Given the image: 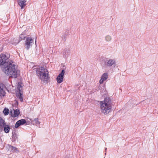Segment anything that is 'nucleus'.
<instances>
[{
    "label": "nucleus",
    "mask_w": 158,
    "mask_h": 158,
    "mask_svg": "<svg viewBox=\"0 0 158 158\" xmlns=\"http://www.w3.org/2000/svg\"><path fill=\"white\" fill-rule=\"evenodd\" d=\"M26 37L23 34H21L20 36V41L24 40Z\"/></svg>",
    "instance_id": "22"
},
{
    "label": "nucleus",
    "mask_w": 158,
    "mask_h": 158,
    "mask_svg": "<svg viewBox=\"0 0 158 158\" xmlns=\"http://www.w3.org/2000/svg\"><path fill=\"white\" fill-rule=\"evenodd\" d=\"M3 112L5 115H8L9 114V109L7 108H5L3 110Z\"/></svg>",
    "instance_id": "21"
},
{
    "label": "nucleus",
    "mask_w": 158,
    "mask_h": 158,
    "mask_svg": "<svg viewBox=\"0 0 158 158\" xmlns=\"http://www.w3.org/2000/svg\"><path fill=\"white\" fill-rule=\"evenodd\" d=\"M31 119H29V120H28L27 121H26V122H27V123L26 122V125H29L30 124L31 122Z\"/></svg>",
    "instance_id": "23"
},
{
    "label": "nucleus",
    "mask_w": 158,
    "mask_h": 158,
    "mask_svg": "<svg viewBox=\"0 0 158 158\" xmlns=\"http://www.w3.org/2000/svg\"><path fill=\"white\" fill-rule=\"evenodd\" d=\"M116 65V60L114 58H106L104 61L105 66L106 67L114 68Z\"/></svg>",
    "instance_id": "4"
},
{
    "label": "nucleus",
    "mask_w": 158,
    "mask_h": 158,
    "mask_svg": "<svg viewBox=\"0 0 158 158\" xmlns=\"http://www.w3.org/2000/svg\"><path fill=\"white\" fill-rule=\"evenodd\" d=\"M1 69L6 74L9 76V77L16 78L19 73V71L16 68V65L11 63V61L2 67Z\"/></svg>",
    "instance_id": "1"
},
{
    "label": "nucleus",
    "mask_w": 158,
    "mask_h": 158,
    "mask_svg": "<svg viewBox=\"0 0 158 158\" xmlns=\"http://www.w3.org/2000/svg\"><path fill=\"white\" fill-rule=\"evenodd\" d=\"M36 39H35V44H36Z\"/></svg>",
    "instance_id": "25"
},
{
    "label": "nucleus",
    "mask_w": 158,
    "mask_h": 158,
    "mask_svg": "<svg viewBox=\"0 0 158 158\" xmlns=\"http://www.w3.org/2000/svg\"><path fill=\"white\" fill-rule=\"evenodd\" d=\"M4 127V131L6 133H9L10 129L9 126L8 125H5Z\"/></svg>",
    "instance_id": "20"
},
{
    "label": "nucleus",
    "mask_w": 158,
    "mask_h": 158,
    "mask_svg": "<svg viewBox=\"0 0 158 158\" xmlns=\"http://www.w3.org/2000/svg\"><path fill=\"white\" fill-rule=\"evenodd\" d=\"M70 50L68 49H64L63 52V56L64 58H66L68 56L69 54Z\"/></svg>",
    "instance_id": "14"
},
{
    "label": "nucleus",
    "mask_w": 158,
    "mask_h": 158,
    "mask_svg": "<svg viewBox=\"0 0 158 158\" xmlns=\"http://www.w3.org/2000/svg\"><path fill=\"white\" fill-rule=\"evenodd\" d=\"M64 73L65 71L64 70H62L56 78V80L58 83H60L63 81Z\"/></svg>",
    "instance_id": "7"
},
{
    "label": "nucleus",
    "mask_w": 158,
    "mask_h": 158,
    "mask_svg": "<svg viewBox=\"0 0 158 158\" xmlns=\"http://www.w3.org/2000/svg\"><path fill=\"white\" fill-rule=\"evenodd\" d=\"M20 114V112L19 110H14V114H11V116L14 118L18 117Z\"/></svg>",
    "instance_id": "16"
},
{
    "label": "nucleus",
    "mask_w": 158,
    "mask_h": 158,
    "mask_svg": "<svg viewBox=\"0 0 158 158\" xmlns=\"http://www.w3.org/2000/svg\"><path fill=\"white\" fill-rule=\"evenodd\" d=\"M31 123L34 125H36L37 126H39L40 122L38 121V118H35L34 119L31 121Z\"/></svg>",
    "instance_id": "15"
},
{
    "label": "nucleus",
    "mask_w": 158,
    "mask_h": 158,
    "mask_svg": "<svg viewBox=\"0 0 158 158\" xmlns=\"http://www.w3.org/2000/svg\"><path fill=\"white\" fill-rule=\"evenodd\" d=\"M34 44V40L31 37H27L26 38L25 42V46L26 48L28 50Z\"/></svg>",
    "instance_id": "6"
},
{
    "label": "nucleus",
    "mask_w": 158,
    "mask_h": 158,
    "mask_svg": "<svg viewBox=\"0 0 158 158\" xmlns=\"http://www.w3.org/2000/svg\"><path fill=\"white\" fill-rule=\"evenodd\" d=\"M26 122L27 123V122H26V121L25 119H23L19 120L16 122L15 127L16 128H18L20 126L23 125L26 123Z\"/></svg>",
    "instance_id": "8"
},
{
    "label": "nucleus",
    "mask_w": 158,
    "mask_h": 158,
    "mask_svg": "<svg viewBox=\"0 0 158 158\" xmlns=\"http://www.w3.org/2000/svg\"><path fill=\"white\" fill-rule=\"evenodd\" d=\"M5 87V85L2 83H0V97L2 95H4L5 92L4 89Z\"/></svg>",
    "instance_id": "12"
},
{
    "label": "nucleus",
    "mask_w": 158,
    "mask_h": 158,
    "mask_svg": "<svg viewBox=\"0 0 158 158\" xmlns=\"http://www.w3.org/2000/svg\"><path fill=\"white\" fill-rule=\"evenodd\" d=\"M6 148L8 149V150L10 152H15L17 153L19 152V151L17 148L12 146L10 145H8L6 146Z\"/></svg>",
    "instance_id": "9"
},
{
    "label": "nucleus",
    "mask_w": 158,
    "mask_h": 158,
    "mask_svg": "<svg viewBox=\"0 0 158 158\" xmlns=\"http://www.w3.org/2000/svg\"><path fill=\"white\" fill-rule=\"evenodd\" d=\"M106 149H107V148H105V151H106Z\"/></svg>",
    "instance_id": "24"
},
{
    "label": "nucleus",
    "mask_w": 158,
    "mask_h": 158,
    "mask_svg": "<svg viewBox=\"0 0 158 158\" xmlns=\"http://www.w3.org/2000/svg\"><path fill=\"white\" fill-rule=\"evenodd\" d=\"M6 125V123L4 120L1 118L0 117V128L1 129L3 128Z\"/></svg>",
    "instance_id": "17"
},
{
    "label": "nucleus",
    "mask_w": 158,
    "mask_h": 158,
    "mask_svg": "<svg viewBox=\"0 0 158 158\" xmlns=\"http://www.w3.org/2000/svg\"><path fill=\"white\" fill-rule=\"evenodd\" d=\"M105 39L106 42H110L112 40V37L111 36L107 35L105 36Z\"/></svg>",
    "instance_id": "19"
},
{
    "label": "nucleus",
    "mask_w": 158,
    "mask_h": 158,
    "mask_svg": "<svg viewBox=\"0 0 158 158\" xmlns=\"http://www.w3.org/2000/svg\"><path fill=\"white\" fill-rule=\"evenodd\" d=\"M18 4L21 7V9H23L26 5V0H17Z\"/></svg>",
    "instance_id": "11"
},
{
    "label": "nucleus",
    "mask_w": 158,
    "mask_h": 158,
    "mask_svg": "<svg viewBox=\"0 0 158 158\" xmlns=\"http://www.w3.org/2000/svg\"><path fill=\"white\" fill-rule=\"evenodd\" d=\"M16 95L17 98L19 99L21 102H23V95L21 92H19L18 91L16 92Z\"/></svg>",
    "instance_id": "13"
},
{
    "label": "nucleus",
    "mask_w": 158,
    "mask_h": 158,
    "mask_svg": "<svg viewBox=\"0 0 158 158\" xmlns=\"http://www.w3.org/2000/svg\"><path fill=\"white\" fill-rule=\"evenodd\" d=\"M23 86L21 83L19 82L18 83L17 90L16 91H18L19 92H21V90L22 89Z\"/></svg>",
    "instance_id": "18"
},
{
    "label": "nucleus",
    "mask_w": 158,
    "mask_h": 158,
    "mask_svg": "<svg viewBox=\"0 0 158 158\" xmlns=\"http://www.w3.org/2000/svg\"><path fill=\"white\" fill-rule=\"evenodd\" d=\"M8 57L7 56L6 54H2L0 55V65L1 67L7 64L10 61H9Z\"/></svg>",
    "instance_id": "5"
},
{
    "label": "nucleus",
    "mask_w": 158,
    "mask_h": 158,
    "mask_svg": "<svg viewBox=\"0 0 158 158\" xmlns=\"http://www.w3.org/2000/svg\"><path fill=\"white\" fill-rule=\"evenodd\" d=\"M12 113V112H11V111H10V113Z\"/></svg>",
    "instance_id": "26"
},
{
    "label": "nucleus",
    "mask_w": 158,
    "mask_h": 158,
    "mask_svg": "<svg viewBox=\"0 0 158 158\" xmlns=\"http://www.w3.org/2000/svg\"><path fill=\"white\" fill-rule=\"evenodd\" d=\"M38 76L42 81L44 82L48 83L49 79L48 72L47 69L44 67H40L36 71Z\"/></svg>",
    "instance_id": "3"
},
{
    "label": "nucleus",
    "mask_w": 158,
    "mask_h": 158,
    "mask_svg": "<svg viewBox=\"0 0 158 158\" xmlns=\"http://www.w3.org/2000/svg\"><path fill=\"white\" fill-rule=\"evenodd\" d=\"M108 78V74L107 73H104L102 76L101 78L99 81L100 84H102L103 81L106 80Z\"/></svg>",
    "instance_id": "10"
},
{
    "label": "nucleus",
    "mask_w": 158,
    "mask_h": 158,
    "mask_svg": "<svg viewBox=\"0 0 158 158\" xmlns=\"http://www.w3.org/2000/svg\"><path fill=\"white\" fill-rule=\"evenodd\" d=\"M106 153H105V155H106Z\"/></svg>",
    "instance_id": "27"
},
{
    "label": "nucleus",
    "mask_w": 158,
    "mask_h": 158,
    "mask_svg": "<svg viewBox=\"0 0 158 158\" xmlns=\"http://www.w3.org/2000/svg\"><path fill=\"white\" fill-rule=\"evenodd\" d=\"M111 101L109 98H106L104 101H101L100 108L102 112L106 114L111 110Z\"/></svg>",
    "instance_id": "2"
}]
</instances>
